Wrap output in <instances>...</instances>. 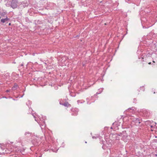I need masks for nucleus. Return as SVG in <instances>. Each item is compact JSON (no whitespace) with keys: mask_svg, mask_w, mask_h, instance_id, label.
Returning a JSON list of instances; mask_svg holds the SVG:
<instances>
[{"mask_svg":"<svg viewBox=\"0 0 157 157\" xmlns=\"http://www.w3.org/2000/svg\"><path fill=\"white\" fill-rule=\"evenodd\" d=\"M86 100H88V98H86Z\"/></svg>","mask_w":157,"mask_h":157,"instance_id":"25","label":"nucleus"},{"mask_svg":"<svg viewBox=\"0 0 157 157\" xmlns=\"http://www.w3.org/2000/svg\"><path fill=\"white\" fill-rule=\"evenodd\" d=\"M27 134H30V133L29 132H25V135H26Z\"/></svg>","mask_w":157,"mask_h":157,"instance_id":"12","label":"nucleus"},{"mask_svg":"<svg viewBox=\"0 0 157 157\" xmlns=\"http://www.w3.org/2000/svg\"><path fill=\"white\" fill-rule=\"evenodd\" d=\"M133 108V107H132V108H129L128 109H132V110H134L133 109H132Z\"/></svg>","mask_w":157,"mask_h":157,"instance_id":"15","label":"nucleus"},{"mask_svg":"<svg viewBox=\"0 0 157 157\" xmlns=\"http://www.w3.org/2000/svg\"><path fill=\"white\" fill-rule=\"evenodd\" d=\"M23 95L22 96H21V97H23Z\"/></svg>","mask_w":157,"mask_h":157,"instance_id":"27","label":"nucleus"},{"mask_svg":"<svg viewBox=\"0 0 157 157\" xmlns=\"http://www.w3.org/2000/svg\"><path fill=\"white\" fill-rule=\"evenodd\" d=\"M153 62L154 63H155V62H154V61H153Z\"/></svg>","mask_w":157,"mask_h":157,"instance_id":"29","label":"nucleus"},{"mask_svg":"<svg viewBox=\"0 0 157 157\" xmlns=\"http://www.w3.org/2000/svg\"><path fill=\"white\" fill-rule=\"evenodd\" d=\"M80 101H81L80 100H78V103H82V102H80Z\"/></svg>","mask_w":157,"mask_h":157,"instance_id":"14","label":"nucleus"},{"mask_svg":"<svg viewBox=\"0 0 157 157\" xmlns=\"http://www.w3.org/2000/svg\"><path fill=\"white\" fill-rule=\"evenodd\" d=\"M18 2L16 0H12L11 3V6L13 9L16 8L17 6Z\"/></svg>","mask_w":157,"mask_h":157,"instance_id":"1","label":"nucleus"},{"mask_svg":"<svg viewBox=\"0 0 157 157\" xmlns=\"http://www.w3.org/2000/svg\"><path fill=\"white\" fill-rule=\"evenodd\" d=\"M78 35H77L75 37V38H76L77 37H78Z\"/></svg>","mask_w":157,"mask_h":157,"instance_id":"20","label":"nucleus"},{"mask_svg":"<svg viewBox=\"0 0 157 157\" xmlns=\"http://www.w3.org/2000/svg\"><path fill=\"white\" fill-rule=\"evenodd\" d=\"M10 91V90H7L6 91V92H8Z\"/></svg>","mask_w":157,"mask_h":157,"instance_id":"16","label":"nucleus"},{"mask_svg":"<svg viewBox=\"0 0 157 157\" xmlns=\"http://www.w3.org/2000/svg\"><path fill=\"white\" fill-rule=\"evenodd\" d=\"M150 125L151 128H152L153 127L152 125Z\"/></svg>","mask_w":157,"mask_h":157,"instance_id":"19","label":"nucleus"},{"mask_svg":"<svg viewBox=\"0 0 157 157\" xmlns=\"http://www.w3.org/2000/svg\"><path fill=\"white\" fill-rule=\"evenodd\" d=\"M71 115L73 116H76L78 115V109L75 108L72 110Z\"/></svg>","mask_w":157,"mask_h":157,"instance_id":"2","label":"nucleus"},{"mask_svg":"<svg viewBox=\"0 0 157 157\" xmlns=\"http://www.w3.org/2000/svg\"><path fill=\"white\" fill-rule=\"evenodd\" d=\"M40 125V127H41V128H42L44 127H45V122L44 121H42L41 122L40 121L39 122H38Z\"/></svg>","mask_w":157,"mask_h":157,"instance_id":"5","label":"nucleus"},{"mask_svg":"<svg viewBox=\"0 0 157 157\" xmlns=\"http://www.w3.org/2000/svg\"><path fill=\"white\" fill-rule=\"evenodd\" d=\"M4 18H2L0 21V23L2 24L7 22L8 21L10 20V19L8 18L7 16H6Z\"/></svg>","mask_w":157,"mask_h":157,"instance_id":"4","label":"nucleus"},{"mask_svg":"<svg viewBox=\"0 0 157 157\" xmlns=\"http://www.w3.org/2000/svg\"><path fill=\"white\" fill-rule=\"evenodd\" d=\"M119 135L122 137H123L124 138H126L128 136L126 132L125 131H123L122 132L120 133Z\"/></svg>","mask_w":157,"mask_h":157,"instance_id":"3","label":"nucleus"},{"mask_svg":"<svg viewBox=\"0 0 157 157\" xmlns=\"http://www.w3.org/2000/svg\"><path fill=\"white\" fill-rule=\"evenodd\" d=\"M101 89H99V92H100V91L101 90Z\"/></svg>","mask_w":157,"mask_h":157,"instance_id":"22","label":"nucleus"},{"mask_svg":"<svg viewBox=\"0 0 157 157\" xmlns=\"http://www.w3.org/2000/svg\"><path fill=\"white\" fill-rule=\"evenodd\" d=\"M5 15V13H1V17H0V18H1V17H2L4 16V15Z\"/></svg>","mask_w":157,"mask_h":157,"instance_id":"11","label":"nucleus"},{"mask_svg":"<svg viewBox=\"0 0 157 157\" xmlns=\"http://www.w3.org/2000/svg\"><path fill=\"white\" fill-rule=\"evenodd\" d=\"M155 156H157V154H155Z\"/></svg>","mask_w":157,"mask_h":157,"instance_id":"24","label":"nucleus"},{"mask_svg":"<svg viewBox=\"0 0 157 157\" xmlns=\"http://www.w3.org/2000/svg\"><path fill=\"white\" fill-rule=\"evenodd\" d=\"M86 100H88V98H86Z\"/></svg>","mask_w":157,"mask_h":157,"instance_id":"26","label":"nucleus"},{"mask_svg":"<svg viewBox=\"0 0 157 157\" xmlns=\"http://www.w3.org/2000/svg\"><path fill=\"white\" fill-rule=\"evenodd\" d=\"M24 64L23 63H22V64H21L20 65V66H24Z\"/></svg>","mask_w":157,"mask_h":157,"instance_id":"17","label":"nucleus"},{"mask_svg":"<svg viewBox=\"0 0 157 157\" xmlns=\"http://www.w3.org/2000/svg\"><path fill=\"white\" fill-rule=\"evenodd\" d=\"M135 122H136V123H137L138 124H139L141 123V122L140 121L138 118H137L136 119Z\"/></svg>","mask_w":157,"mask_h":157,"instance_id":"8","label":"nucleus"},{"mask_svg":"<svg viewBox=\"0 0 157 157\" xmlns=\"http://www.w3.org/2000/svg\"><path fill=\"white\" fill-rule=\"evenodd\" d=\"M151 62H149V63H148V64H151Z\"/></svg>","mask_w":157,"mask_h":157,"instance_id":"21","label":"nucleus"},{"mask_svg":"<svg viewBox=\"0 0 157 157\" xmlns=\"http://www.w3.org/2000/svg\"><path fill=\"white\" fill-rule=\"evenodd\" d=\"M85 143H87V142H86H86H85Z\"/></svg>","mask_w":157,"mask_h":157,"instance_id":"28","label":"nucleus"},{"mask_svg":"<svg viewBox=\"0 0 157 157\" xmlns=\"http://www.w3.org/2000/svg\"><path fill=\"white\" fill-rule=\"evenodd\" d=\"M21 4L23 6L25 7L26 6H28L29 3L27 2V1H24L21 3Z\"/></svg>","mask_w":157,"mask_h":157,"instance_id":"6","label":"nucleus"},{"mask_svg":"<svg viewBox=\"0 0 157 157\" xmlns=\"http://www.w3.org/2000/svg\"><path fill=\"white\" fill-rule=\"evenodd\" d=\"M17 87V84H15L12 87V89H16Z\"/></svg>","mask_w":157,"mask_h":157,"instance_id":"9","label":"nucleus"},{"mask_svg":"<svg viewBox=\"0 0 157 157\" xmlns=\"http://www.w3.org/2000/svg\"><path fill=\"white\" fill-rule=\"evenodd\" d=\"M103 90V88H101V90L100 91V92H99V91L97 92L96 93V94H100L102 91Z\"/></svg>","mask_w":157,"mask_h":157,"instance_id":"10","label":"nucleus"},{"mask_svg":"<svg viewBox=\"0 0 157 157\" xmlns=\"http://www.w3.org/2000/svg\"><path fill=\"white\" fill-rule=\"evenodd\" d=\"M136 98H134L133 99V103H136Z\"/></svg>","mask_w":157,"mask_h":157,"instance_id":"13","label":"nucleus"},{"mask_svg":"<svg viewBox=\"0 0 157 157\" xmlns=\"http://www.w3.org/2000/svg\"><path fill=\"white\" fill-rule=\"evenodd\" d=\"M9 25H11V23H9Z\"/></svg>","mask_w":157,"mask_h":157,"instance_id":"23","label":"nucleus"},{"mask_svg":"<svg viewBox=\"0 0 157 157\" xmlns=\"http://www.w3.org/2000/svg\"><path fill=\"white\" fill-rule=\"evenodd\" d=\"M96 138V137H95L94 136H93L92 137V138H93V139H94V138Z\"/></svg>","mask_w":157,"mask_h":157,"instance_id":"18","label":"nucleus"},{"mask_svg":"<svg viewBox=\"0 0 157 157\" xmlns=\"http://www.w3.org/2000/svg\"><path fill=\"white\" fill-rule=\"evenodd\" d=\"M62 105H64L65 106L68 107L69 105V104L68 102H66L63 104H62Z\"/></svg>","mask_w":157,"mask_h":157,"instance_id":"7","label":"nucleus"}]
</instances>
